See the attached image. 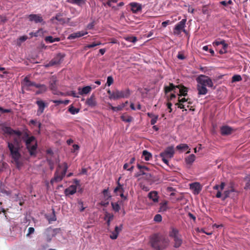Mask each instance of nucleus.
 <instances>
[{
  "mask_svg": "<svg viewBox=\"0 0 250 250\" xmlns=\"http://www.w3.org/2000/svg\"><path fill=\"white\" fill-rule=\"evenodd\" d=\"M86 0H68V1L72 4H77L78 6H82L86 2Z\"/></svg>",
  "mask_w": 250,
  "mask_h": 250,
  "instance_id": "obj_29",
  "label": "nucleus"
},
{
  "mask_svg": "<svg viewBox=\"0 0 250 250\" xmlns=\"http://www.w3.org/2000/svg\"><path fill=\"white\" fill-rule=\"evenodd\" d=\"M11 112V110L10 109H3L2 107H0V112L1 113H10Z\"/></svg>",
  "mask_w": 250,
  "mask_h": 250,
  "instance_id": "obj_50",
  "label": "nucleus"
},
{
  "mask_svg": "<svg viewBox=\"0 0 250 250\" xmlns=\"http://www.w3.org/2000/svg\"><path fill=\"white\" fill-rule=\"evenodd\" d=\"M22 140L24 141L26 147L31 156H35L36 154V150L37 148V143L36 142L35 143L31 145V143L36 140V138L34 136H30L28 138H24V137H22Z\"/></svg>",
  "mask_w": 250,
  "mask_h": 250,
  "instance_id": "obj_4",
  "label": "nucleus"
},
{
  "mask_svg": "<svg viewBox=\"0 0 250 250\" xmlns=\"http://www.w3.org/2000/svg\"><path fill=\"white\" fill-rule=\"evenodd\" d=\"M130 94L129 89H125L124 90L119 91L116 90L113 91V94L111 96V98L113 100H116L119 98H128Z\"/></svg>",
  "mask_w": 250,
  "mask_h": 250,
  "instance_id": "obj_7",
  "label": "nucleus"
},
{
  "mask_svg": "<svg viewBox=\"0 0 250 250\" xmlns=\"http://www.w3.org/2000/svg\"><path fill=\"white\" fill-rule=\"evenodd\" d=\"M113 83V79L111 76H108L107 79L106 84L108 86H110Z\"/></svg>",
  "mask_w": 250,
  "mask_h": 250,
  "instance_id": "obj_49",
  "label": "nucleus"
},
{
  "mask_svg": "<svg viewBox=\"0 0 250 250\" xmlns=\"http://www.w3.org/2000/svg\"><path fill=\"white\" fill-rule=\"evenodd\" d=\"M125 40L132 42L133 43H135L137 41V38L135 37H126L125 38Z\"/></svg>",
  "mask_w": 250,
  "mask_h": 250,
  "instance_id": "obj_48",
  "label": "nucleus"
},
{
  "mask_svg": "<svg viewBox=\"0 0 250 250\" xmlns=\"http://www.w3.org/2000/svg\"><path fill=\"white\" fill-rule=\"evenodd\" d=\"M225 186V184L224 182H222L220 186L215 185L213 187V189L217 190L218 191L216 195L217 198H221L222 197V193L221 191L224 189Z\"/></svg>",
  "mask_w": 250,
  "mask_h": 250,
  "instance_id": "obj_16",
  "label": "nucleus"
},
{
  "mask_svg": "<svg viewBox=\"0 0 250 250\" xmlns=\"http://www.w3.org/2000/svg\"><path fill=\"white\" fill-rule=\"evenodd\" d=\"M169 23V21L167 20L165 21H163L162 23V25L164 27H166Z\"/></svg>",
  "mask_w": 250,
  "mask_h": 250,
  "instance_id": "obj_61",
  "label": "nucleus"
},
{
  "mask_svg": "<svg viewBox=\"0 0 250 250\" xmlns=\"http://www.w3.org/2000/svg\"><path fill=\"white\" fill-rule=\"evenodd\" d=\"M222 45L224 49H227L228 47V44L225 42L224 40H222L220 42L215 41L213 42V46H218L219 45Z\"/></svg>",
  "mask_w": 250,
  "mask_h": 250,
  "instance_id": "obj_32",
  "label": "nucleus"
},
{
  "mask_svg": "<svg viewBox=\"0 0 250 250\" xmlns=\"http://www.w3.org/2000/svg\"><path fill=\"white\" fill-rule=\"evenodd\" d=\"M233 191V190H226L224 191V192L222 194V197L223 200H225L226 198H227L228 197H229V194L230 193V192H232Z\"/></svg>",
  "mask_w": 250,
  "mask_h": 250,
  "instance_id": "obj_45",
  "label": "nucleus"
},
{
  "mask_svg": "<svg viewBox=\"0 0 250 250\" xmlns=\"http://www.w3.org/2000/svg\"><path fill=\"white\" fill-rule=\"evenodd\" d=\"M186 21V19H184L175 25L173 30V34L174 35H179L182 31L186 33V31L185 29Z\"/></svg>",
  "mask_w": 250,
  "mask_h": 250,
  "instance_id": "obj_8",
  "label": "nucleus"
},
{
  "mask_svg": "<svg viewBox=\"0 0 250 250\" xmlns=\"http://www.w3.org/2000/svg\"><path fill=\"white\" fill-rule=\"evenodd\" d=\"M176 148L178 149H183L186 150L188 148V146L187 144H181L177 146Z\"/></svg>",
  "mask_w": 250,
  "mask_h": 250,
  "instance_id": "obj_44",
  "label": "nucleus"
},
{
  "mask_svg": "<svg viewBox=\"0 0 250 250\" xmlns=\"http://www.w3.org/2000/svg\"><path fill=\"white\" fill-rule=\"evenodd\" d=\"M176 87L172 83H170L169 86L165 87V92L166 93L169 92L172 90H174Z\"/></svg>",
  "mask_w": 250,
  "mask_h": 250,
  "instance_id": "obj_37",
  "label": "nucleus"
},
{
  "mask_svg": "<svg viewBox=\"0 0 250 250\" xmlns=\"http://www.w3.org/2000/svg\"><path fill=\"white\" fill-rule=\"evenodd\" d=\"M28 18L30 21H34L36 23L42 22L43 21L41 15L39 14H30Z\"/></svg>",
  "mask_w": 250,
  "mask_h": 250,
  "instance_id": "obj_13",
  "label": "nucleus"
},
{
  "mask_svg": "<svg viewBox=\"0 0 250 250\" xmlns=\"http://www.w3.org/2000/svg\"><path fill=\"white\" fill-rule=\"evenodd\" d=\"M62 55L61 54H58L55 57L52 59L48 63L45 65L46 67L57 65L61 63Z\"/></svg>",
  "mask_w": 250,
  "mask_h": 250,
  "instance_id": "obj_9",
  "label": "nucleus"
},
{
  "mask_svg": "<svg viewBox=\"0 0 250 250\" xmlns=\"http://www.w3.org/2000/svg\"><path fill=\"white\" fill-rule=\"evenodd\" d=\"M195 156L194 154H191V155H189V156H188L186 159V161L187 164H191L195 161Z\"/></svg>",
  "mask_w": 250,
  "mask_h": 250,
  "instance_id": "obj_34",
  "label": "nucleus"
},
{
  "mask_svg": "<svg viewBox=\"0 0 250 250\" xmlns=\"http://www.w3.org/2000/svg\"><path fill=\"white\" fill-rule=\"evenodd\" d=\"M57 79L55 77L53 76L50 80V89L53 91L54 94H57L55 91H56L57 88Z\"/></svg>",
  "mask_w": 250,
  "mask_h": 250,
  "instance_id": "obj_18",
  "label": "nucleus"
},
{
  "mask_svg": "<svg viewBox=\"0 0 250 250\" xmlns=\"http://www.w3.org/2000/svg\"><path fill=\"white\" fill-rule=\"evenodd\" d=\"M121 118L123 121L126 123H130L133 121V117L126 114H123L121 116Z\"/></svg>",
  "mask_w": 250,
  "mask_h": 250,
  "instance_id": "obj_31",
  "label": "nucleus"
},
{
  "mask_svg": "<svg viewBox=\"0 0 250 250\" xmlns=\"http://www.w3.org/2000/svg\"><path fill=\"white\" fill-rule=\"evenodd\" d=\"M232 128L227 125L223 126L221 127V133L223 135H229L232 132Z\"/></svg>",
  "mask_w": 250,
  "mask_h": 250,
  "instance_id": "obj_19",
  "label": "nucleus"
},
{
  "mask_svg": "<svg viewBox=\"0 0 250 250\" xmlns=\"http://www.w3.org/2000/svg\"><path fill=\"white\" fill-rule=\"evenodd\" d=\"M96 46L95 43H92L91 44H88L84 46V50H86L87 48H92Z\"/></svg>",
  "mask_w": 250,
  "mask_h": 250,
  "instance_id": "obj_54",
  "label": "nucleus"
},
{
  "mask_svg": "<svg viewBox=\"0 0 250 250\" xmlns=\"http://www.w3.org/2000/svg\"><path fill=\"white\" fill-rule=\"evenodd\" d=\"M22 87L28 90L29 88L31 86V81H30L28 77H25L21 83Z\"/></svg>",
  "mask_w": 250,
  "mask_h": 250,
  "instance_id": "obj_23",
  "label": "nucleus"
},
{
  "mask_svg": "<svg viewBox=\"0 0 250 250\" xmlns=\"http://www.w3.org/2000/svg\"><path fill=\"white\" fill-rule=\"evenodd\" d=\"M162 217L160 214H156L154 218V221L156 222H160L162 221Z\"/></svg>",
  "mask_w": 250,
  "mask_h": 250,
  "instance_id": "obj_46",
  "label": "nucleus"
},
{
  "mask_svg": "<svg viewBox=\"0 0 250 250\" xmlns=\"http://www.w3.org/2000/svg\"><path fill=\"white\" fill-rule=\"evenodd\" d=\"M92 89L90 86H86L83 88L79 87L78 89V93L81 95H83L89 93Z\"/></svg>",
  "mask_w": 250,
  "mask_h": 250,
  "instance_id": "obj_17",
  "label": "nucleus"
},
{
  "mask_svg": "<svg viewBox=\"0 0 250 250\" xmlns=\"http://www.w3.org/2000/svg\"><path fill=\"white\" fill-rule=\"evenodd\" d=\"M52 102L55 104H62V100H53Z\"/></svg>",
  "mask_w": 250,
  "mask_h": 250,
  "instance_id": "obj_63",
  "label": "nucleus"
},
{
  "mask_svg": "<svg viewBox=\"0 0 250 250\" xmlns=\"http://www.w3.org/2000/svg\"><path fill=\"white\" fill-rule=\"evenodd\" d=\"M110 108L114 111H117L122 110V109L124 107L125 105L122 106L119 105L118 106H113L111 104H109Z\"/></svg>",
  "mask_w": 250,
  "mask_h": 250,
  "instance_id": "obj_40",
  "label": "nucleus"
},
{
  "mask_svg": "<svg viewBox=\"0 0 250 250\" xmlns=\"http://www.w3.org/2000/svg\"><path fill=\"white\" fill-rule=\"evenodd\" d=\"M121 229L119 228L118 227L116 226L115 228L114 231L111 232V235H110V238L112 239H116L118 236V234L121 230Z\"/></svg>",
  "mask_w": 250,
  "mask_h": 250,
  "instance_id": "obj_27",
  "label": "nucleus"
},
{
  "mask_svg": "<svg viewBox=\"0 0 250 250\" xmlns=\"http://www.w3.org/2000/svg\"><path fill=\"white\" fill-rule=\"evenodd\" d=\"M63 177H64V175H65V172L68 168V167L67 166V164L65 163H63Z\"/></svg>",
  "mask_w": 250,
  "mask_h": 250,
  "instance_id": "obj_60",
  "label": "nucleus"
},
{
  "mask_svg": "<svg viewBox=\"0 0 250 250\" xmlns=\"http://www.w3.org/2000/svg\"><path fill=\"white\" fill-rule=\"evenodd\" d=\"M242 77L240 75H234L232 77V82H239L242 80Z\"/></svg>",
  "mask_w": 250,
  "mask_h": 250,
  "instance_id": "obj_41",
  "label": "nucleus"
},
{
  "mask_svg": "<svg viewBox=\"0 0 250 250\" xmlns=\"http://www.w3.org/2000/svg\"><path fill=\"white\" fill-rule=\"evenodd\" d=\"M111 206L114 210L119 211L120 209V207L117 203H111Z\"/></svg>",
  "mask_w": 250,
  "mask_h": 250,
  "instance_id": "obj_42",
  "label": "nucleus"
},
{
  "mask_svg": "<svg viewBox=\"0 0 250 250\" xmlns=\"http://www.w3.org/2000/svg\"><path fill=\"white\" fill-rule=\"evenodd\" d=\"M118 186L114 189V192L116 193H118L119 192L120 194L122 192H124V189L122 187V186L120 185L119 182H118Z\"/></svg>",
  "mask_w": 250,
  "mask_h": 250,
  "instance_id": "obj_38",
  "label": "nucleus"
},
{
  "mask_svg": "<svg viewBox=\"0 0 250 250\" xmlns=\"http://www.w3.org/2000/svg\"><path fill=\"white\" fill-rule=\"evenodd\" d=\"M190 189L194 194H198L202 189L201 185L199 183H193L190 184Z\"/></svg>",
  "mask_w": 250,
  "mask_h": 250,
  "instance_id": "obj_11",
  "label": "nucleus"
},
{
  "mask_svg": "<svg viewBox=\"0 0 250 250\" xmlns=\"http://www.w3.org/2000/svg\"><path fill=\"white\" fill-rule=\"evenodd\" d=\"M148 197H149V199H151L155 203L158 202V193L155 191L150 192L148 193Z\"/></svg>",
  "mask_w": 250,
  "mask_h": 250,
  "instance_id": "obj_24",
  "label": "nucleus"
},
{
  "mask_svg": "<svg viewBox=\"0 0 250 250\" xmlns=\"http://www.w3.org/2000/svg\"><path fill=\"white\" fill-rule=\"evenodd\" d=\"M169 236L173 238L174 241V247L179 248L182 244L183 241L181 236L179 234L178 230L173 228L169 233Z\"/></svg>",
  "mask_w": 250,
  "mask_h": 250,
  "instance_id": "obj_6",
  "label": "nucleus"
},
{
  "mask_svg": "<svg viewBox=\"0 0 250 250\" xmlns=\"http://www.w3.org/2000/svg\"><path fill=\"white\" fill-rule=\"evenodd\" d=\"M137 167L140 169H145V170H148V168L147 167H146L145 166H141L139 164L137 165Z\"/></svg>",
  "mask_w": 250,
  "mask_h": 250,
  "instance_id": "obj_59",
  "label": "nucleus"
},
{
  "mask_svg": "<svg viewBox=\"0 0 250 250\" xmlns=\"http://www.w3.org/2000/svg\"><path fill=\"white\" fill-rule=\"evenodd\" d=\"M35 231V229L34 228L30 227L28 229V233L26 234L27 236H28L30 234L33 233Z\"/></svg>",
  "mask_w": 250,
  "mask_h": 250,
  "instance_id": "obj_52",
  "label": "nucleus"
},
{
  "mask_svg": "<svg viewBox=\"0 0 250 250\" xmlns=\"http://www.w3.org/2000/svg\"><path fill=\"white\" fill-rule=\"evenodd\" d=\"M94 25H95L94 22V21L91 22V23H89L87 25V29H92L93 28Z\"/></svg>",
  "mask_w": 250,
  "mask_h": 250,
  "instance_id": "obj_58",
  "label": "nucleus"
},
{
  "mask_svg": "<svg viewBox=\"0 0 250 250\" xmlns=\"http://www.w3.org/2000/svg\"><path fill=\"white\" fill-rule=\"evenodd\" d=\"M28 39L27 36H22L20 37L19 41L21 42H23L25 41Z\"/></svg>",
  "mask_w": 250,
  "mask_h": 250,
  "instance_id": "obj_57",
  "label": "nucleus"
},
{
  "mask_svg": "<svg viewBox=\"0 0 250 250\" xmlns=\"http://www.w3.org/2000/svg\"><path fill=\"white\" fill-rule=\"evenodd\" d=\"M35 87L39 89V90L36 91L37 94H40L42 92H45L46 90V87L44 84H41L40 83H36Z\"/></svg>",
  "mask_w": 250,
  "mask_h": 250,
  "instance_id": "obj_26",
  "label": "nucleus"
},
{
  "mask_svg": "<svg viewBox=\"0 0 250 250\" xmlns=\"http://www.w3.org/2000/svg\"><path fill=\"white\" fill-rule=\"evenodd\" d=\"M168 109H169V112H171L172 111V104L170 103H168L167 104Z\"/></svg>",
  "mask_w": 250,
  "mask_h": 250,
  "instance_id": "obj_62",
  "label": "nucleus"
},
{
  "mask_svg": "<svg viewBox=\"0 0 250 250\" xmlns=\"http://www.w3.org/2000/svg\"><path fill=\"white\" fill-rule=\"evenodd\" d=\"M176 87L179 89V96H186L187 94L188 89L186 87L179 85L176 86Z\"/></svg>",
  "mask_w": 250,
  "mask_h": 250,
  "instance_id": "obj_28",
  "label": "nucleus"
},
{
  "mask_svg": "<svg viewBox=\"0 0 250 250\" xmlns=\"http://www.w3.org/2000/svg\"><path fill=\"white\" fill-rule=\"evenodd\" d=\"M245 188L250 191V179H248L247 180Z\"/></svg>",
  "mask_w": 250,
  "mask_h": 250,
  "instance_id": "obj_51",
  "label": "nucleus"
},
{
  "mask_svg": "<svg viewBox=\"0 0 250 250\" xmlns=\"http://www.w3.org/2000/svg\"><path fill=\"white\" fill-rule=\"evenodd\" d=\"M87 33H88L87 32L78 31L70 35L68 37V39L69 40L74 39L77 38L82 37L85 35L87 34Z\"/></svg>",
  "mask_w": 250,
  "mask_h": 250,
  "instance_id": "obj_15",
  "label": "nucleus"
},
{
  "mask_svg": "<svg viewBox=\"0 0 250 250\" xmlns=\"http://www.w3.org/2000/svg\"><path fill=\"white\" fill-rule=\"evenodd\" d=\"M174 154V149L173 146H170L165 149V150L160 154V156L162 158V161L166 165H168V159L173 157Z\"/></svg>",
  "mask_w": 250,
  "mask_h": 250,
  "instance_id": "obj_5",
  "label": "nucleus"
},
{
  "mask_svg": "<svg viewBox=\"0 0 250 250\" xmlns=\"http://www.w3.org/2000/svg\"><path fill=\"white\" fill-rule=\"evenodd\" d=\"M77 187L76 185H72L65 190L66 195H73L76 192Z\"/></svg>",
  "mask_w": 250,
  "mask_h": 250,
  "instance_id": "obj_22",
  "label": "nucleus"
},
{
  "mask_svg": "<svg viewBox=\"0 0 250 250\" xmlns=\"http://www.w3.org/2000/svg\"><path fill=\"white\" fill-rule=\"evenodd\" d=\"M57 172H59V175H58L55 174L54 178L51 180V183L52 184H53L55 182L61 181L62 179V171L61 170H57Z\"/></svg>",
  "mask_w": 250,
  "mask_h": 250,
  "instance_id": "obj_21",
  "label": "nucleus"
},
{
  "mask_svg": "<svg viewBox=\"0 0 250 250\" xmlns=\"http://www.w3.org/2000/svg\"><path fill=\"white\" fill-rule=\"evenodd\" d=\"M86 104L90 107L95 106L97 104V103L94 96L92 95L89 98L87 99L86 101Z\"/></svg>",
  "mask_w": 250,
  "mask_h": 250,
  "instance_id": "obj_25",
  "label": "nucleus"
},
{
  "mask_svg": "<svg viewBox=\"0 0 250 250\" xmlns=\"http://www.w3.org/2000/svg\"><path fill=\"white\" fill-rule=\"evenodd\" d=\"M2 131L5 134H7L8 135H13L15 134L18 136H21L22 134L21 131L19 130H16L12 129L11 127L9 126H4L2 128Z\"/></svg>",
  "mask_w": 250,
  "mask_h": 250,
  "instance_id": "obj_10",
  "label": "nucleus"
},
{
  "mask_svg": "<svg viewBox=\"0 0 250 250\" xmlns=\"http://www.w3.org/2000/svg\"><path fill=\"white\" fill-rule=\"evenodd\" d=\"M69 112L73 115H75L79 112V109L70 105L68 108Z\"/></svg>",
  "mask_w": 250,
  "mask_h": 250,
  "instance_id": "obj_36",
  "label": "nucleus"
},
{
  "mask_svg": "<svg viewBox=\"0 0 250 250\" xmlns=\"http://www.w3.org/2000/svg\"><path fill=\"white\" fill-rule=\"evenodd\" d=\"M36 103L39 107V108L37 110V115L38 116H40L43 112L44 109L47 105L42 100L37 101Z\"/></svg>",
  "mask_w": 250,
  "mask_h": 250,
  "instance_id": "obj_12",
  "label": "nucleus"
},
{
  "mask_svg": "<svg viewBox=\"0 0 250 250\" xmlns=\"http://www.w3.org/2000/svg\"><path fill=\"white\" fill-rule=\"evenodd\" d=\"M78 206L79 208L80 211H83L84 208H85V207H83V202L81 201L78 202Z\"/></svg>",
  "mask_w": 250,
  "mask_h": 250,
  "instance_id": "obj_47",
  "label": "nucleus"
},
{
  "mask_svg": "<svg viewBox=\"0 0 250 250\" xmlns=\"http://www.w3.org/2000/svg\"><path fill=\"white\" fill-rule=\"evenodd\" d=\"M0 21L2 22H5L6 21V18L5 17L0 16Z\"/></svg>",
  "mask_w": 250,
  "mask_h": 250,
  "instance_id": "obj_64",
  "label": "nucleus"
},
{
  "mask_svg": "<svg viewBox=\"0 0 250 250\" xmlns=\"http://www.w3.org/2000/svg\"><path fill=\"white\" fill-rule=\"evenodd\" d=\"M61 230V229H51V228H47L46 230H45V232L46 233V234H49L51 232H53L54 233V232H58L59 231H60Z\"/></svg>",
  "mask_w": 250,
  "mask_h": 250,
  "instance_id": "obj_43",
  "label": "nucleus"
},
{
  "mask_svg": "<svg viewBox=\"0 0 250 250\" xmlns=\"http://www.w3.org/2000/svg\"><path fill=\"white\" fill-rule=\"evenodd\" d=\"M129 5L131 6V11L134 13H138L142 10V6L138 3L133 2L130 3Z\"/></svg>",
  "mask_w": 250,
  "mask_h": 250,
  "instance_id": "obj_14",
  "label": "nucleus"
},
{
  "mask_svg": "<svg viewBox=\"0 0 250 250\" xmlns=\"http://www.w3.org/2000/svg\"><path fill=\"white\" fill-rule=\"evenodd\" d=\"M45 41L50 43L53 42L55 41H58L59 40L58 38H53L52 36H47L45 38Z\"/></svg>",
  "mask_w": 250,
  "mask_h": 250,
  "instance_id": "obj_39",
  "label": "nucleus"
},
{
  "mask_svg": "<svg viewBox=\"0 0 250 250\" xmlns=\"http://www.w3.org/2000/svg\"><path fill=\"white\" fill-rule=\"evenodd\" d=\"M117 0H108L106 4L108 6L112 7L114 10H117L118 8L112 4L113 3H117Z\"/></svg>",
  "mask_w": 250,
  "mask_h": 250,
  "instance_id": "obj_35",
  "label": "nucleus"
},
{
  "mask_svg": "<svg viewBox=\"0 0 250 250\" xmlns=\"http://www.w3.org/2000/svg\"><path fill=\"white\" fill-rule=\"evenodd\" d=\"M79 148V146L77 145H73V149L72 150V151L74 153L76 152L77 150H78Z\"/></svg>",
  "mask_w": 250,
  "mask_h": 250,
  "instance_id": "obj_55",
  "label": "nucleus"
},
{
  "mask_svg": "<svg viewBox=\"0 0 250 250\" xmlns=\"http://www.w3.org/2000/svg\"><path fill=\"white\" fill-rule=\"evenodd\" d=\"M47 161L49 163V165L50 166V167L51 169H52L53 168V161L49 159L48 157H47Z\"/></svg>",
  "mask_w": 250,
  "mask_h": 250,
  "instance_id": "obj_56",
  "label": "nucleus"
},
{
  "mask_svg": "<svg viewBox=\"0 0 250 250\" xmlns=\"http://www.w3.org/2000/svg\"><path fill=\"white\" fill-rule=\"evenodd\" d=\"M158 118V116H155L154 117H153V118L151 120V124L154 125L156 123Z\"/></svg>",
  "mask_w": 250,
  "mask_h": 250,
  "instance_id": "obj_53",
  "label": "nucleus"
},
{
  "mask_svg": "<svg viewBox=\"0 0 250 250\" xmlns=\"http://www.w3.org/2000/svg\"><path fill=\"white\" fill-rule=\"evenodd\" d=\"M150 244L155 250H163L168 245L169 240L164 236L154 235L150 238Z\"/></svg>",
  "mask_w": 250,
  "mask_h": 250,
  "instance_id": "obj_3",
  "label": "nucleus"
},
{
  "mask_svg": "<svg viewBox=\"0 0 250 250\" xmlns=\"http://www.w3.org/2000/svg\"><path fill=\"white\" fill-rule=\"evenodd\" d=\"M7 147L10 151L11 162L15 165L17 168H21L23 165V163L21 160L22 156L20 152L21 147L19 139L18 138H15L13 142H8Z\"/></svg>",
  "mask_w": 250,
  "mask_h": 250,
  "instance_id": "obj_1",
  "label": "nucleus"
},
{
  "mask_svg": "<svg viewBox=\"0 0 250 250\" xmlns=\"http://www.w3.org/2000/svg\"><path fill=\"white\" fill-rule=\"evenodd\" d=\"M167 202L165 201L160 204V208L159 211L160 212H164L166 211L167 209Z\"/></svg>",
  "mask_w": 250,
  "mask_h": 250,
  "instance_id": "obj_30",
  "label": "nucleus"
},
{
  "mask_svg": "<svg viewBox=\"0 0 250 250\" xmlns=\"http://www.w3.org/2000/svg\"><path fill=\"white\" fill-rule=\"evenodd\" d=\"M45 217L49 224H51L53 222L55 221L57 219L55 215L54 210L52 209L51 213L46 214Z\"/></svg>",
  "mask_w": 250,
  "mask_h": 250,
  "instance_id": "obj_20",
  "label": "nucleus"
},
{
  "mask_svg": "<svg viewBox=\"0 0 250 250\" xmlns=\"http://www.w3.org/2000/svg\"><path fill=\"white\" fill-rule=\"evenodd\" d=\"M143 156L146 161H148L152 157V155L147 151L144 150L143 151Z\"/></svg>",
  "mask_w": 250,
  "mask_h": 250,
  "instance_id": "obj_33",
  "label": "nucleus"
},
{
  "mask_svg": "<svg viewBox=\"0 0 250 250\" xmlns=\"http://www.w3.org/2000/svg\"><path fill=\"white\" fill-rule=\"evenodd\" d=\"M196 81L197 83V89L199 95H206L208 92L206 87H212L213 86L211 79L205 75L199 76L196 78Z\"/></svg>",
  "mask_w": 250,
  "mask_h": 250,
  "instance_id": "obj_2",
  "label": "nucleus"
}]
</instances>
